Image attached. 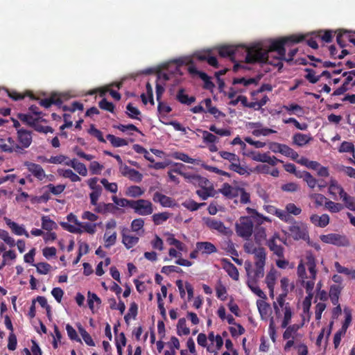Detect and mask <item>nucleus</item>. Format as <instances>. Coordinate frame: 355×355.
Returning a JSON list of instances; mask_svg holds the SVG:
<instances>
[{
    "instance_id": "obj_1",
    "label": "nucleus",
    "mask_w": 355,
    "mask_h": 355,
    "mask_svg": "<svg viewBox=\"0 0 355 355\" xmlns=\"http://www.w3.org/2000/svg\"><path fill=\"white\" fill-rule=\"evenodd\" d=\"M304 40L303 35H292L271 41L268 49H263L257 43L246 49L245 62L248 64L268 63L281 69L283 67L282 59H286L285 45L288 43H299Z\"/></svg>"
},
{
    "instance_id": "obj_2",
    "label": "nucleus",
    "mask_w": 355,
    "mask_h": 355,
    "mask_svg": "<svg viewBox=\"0 0 355 355\" xmlns=\"http://www.w3.org/2000/svg\"><path fill=\"white\" fill-rule=\"evenodd\" d=\"M320 239L323 243L331 244L338 247H348L350 245L349 239L345 234L331 233L328 234H322L320 236Z\"/></svg>"
},
{
    "instance_id": "obj_3",
    "label": "nucleus",
    "mask_w": 355,
    "mask_h": 355,
    "mask_svg": "<svg viewBox=\"0 0 355 355\" xmlns=\"http://www.w3.org/2000/svg\"><path fill=\"white\" fill-rule=\"evenodd\" d=\"M253 232V223L248 216H242L236 224V232L238 236L248 239L252 236Z\"/></svg>"
},
{
    "instance_id": "obj_4",
    "label": "nucleus",
    "mask_w": 355,
    "mask_h": 355,
    "mask_svg": "<svg viewBox=\"0 0 355 355\" xmlns=\"http://www.w3.org/2000/svg\"><path fill=\"white\" fill-rule=\"evenodd\" d=\"M250 263H245V270L247 275L248 276V279L247 282V284L250 289L254 293L255 295L259 296L260 298L263 300H266L267 298L266 295L263 293V291L257 285V281L261 277H256V274H252L250 271L251 267Z\"/></svg>"
},
{
    "instance_id": "obj_5",
    "label": "nucleus",
    "mask_w": 355,
    "mask_h": 355,
    "mask_svg": "<svg viewBox=\"0 0 355 355\" xmlns=\"http://www.w3.org/2000/svg\"><path fill=\"white\" fill-rule=\"evenodd\" d=\"M255 259V270L250 268L252 274H256L257 277H263L264 275V266L266 264V253L263 248H258L257 251L254 254Z\"/></svg>"
},
{
    "instance_id": "obj_6",
    "label": "nucleus",
    "mask_w": 355,
    "mask_h": 355,
    "mask_svg": "<svg viewBox=\"0 0 355 355\" xmlns=\"http://www.w3.org/2000/svg\"><path fill=\"white\" fill-rule=\"evenodd\" d=\"M132 209L135 213L141 216H148L153 212V203L144 199H139L133 200Z\"/></svg>"
},
{
    "instance_id": "obj_7",
    "label": "nucleus",
    "mask_w": 355,
    "mask_h": 355,
    "mask_svg": "<svg viewBox=\"0 0 355 355\" xmlns=\"http://www.w3.org/2000/svg\"><path fill=\"white\" fill-rule=\"evenodd\" d=\"M291 235L294 240H307L309 239L306 226L303 223L299 224L296 221L288 227Z\"/></svg>"
},
{
    "instance_id": "obj_8",
    "label": "nucleus",
    "mask_w": 355,
    "mask_h": 355,
    "mask_svg": "<svg viewBox=\"0 0 355 355\" xmlns=\"http://www.w3.org/2000/svg\"><path fill=\"white\" fill-rule=\"evenodd\" d=\"M277 240L280 242L286 243V241L281 239L278 233H275L273 236L267 241L266 245L275 255L279 258H284V248L281 245L277 244Z\"/></svg>"
},
{
    "instance_id": "obj_9",
    "label": "nucleus",
    "mask_w": 355,
    "mask_h": 355,
    "mask_svg": "<svg viewBox=\"0 0 355 355\" xmlns=\"http://www.w3.org/2000/svg\"><path fill=\"white\" fill-rule=\"evenodd\" d=\"M187 70L190 74L192 76H198L200 78L203 80L204 85L203 87L205 89H212L214 88L215 85L214 83L211 80V78L205 72L198 71L196 66L191 63L189 64Z\"/></svg>"
},
{
    "instance_id": "obj_10",
    "label": "nucleus",
    "mask_w": 355,
    "mask_h": 355,
    "mask_svg": "<svg viewBox=\"0 0 355 355\" xmlns=\"http://www.w3.org/2000/svg\"><path fill=\"white\" fill-rule=\"evenodd\" d=\"M17 141L19 147L21 148V153H24L25 148H28L32 143L31 132L25 129L17 130Z\"/></svg>"
},
{
    "instance_id": "obj_11",
    "label": "nucleus",
    "mask_w": 355,
    "mask_h": 355,
    "mask_svg": "<svg viewBox=\"0 0 355 355\" xmlns=\"http://www.w3.org/2000/svg\"><path fill=\"white\" fill-rule=\"evenodd\" d=\"M24 165L38 180L42 181L46 177L44 170L40 164L26 161L24 163Z\"/></svg>"
},
{
    "instance_id": "obj_12",
    "label": "nucleus",
    "mask_w": 355,
    "mask_h": 355,
    "mask_svg": "<svg viewBox=\"0 0 355 355\" xmlns=\"http://www.w3.org/2000/svg\"><path fill=\"white\" fill-rule=\"evenodd\" d=\"M153 200L155 202H159L164 207H173L175 205V200L172 198L158 191L154 193Z\"/></svg>"
},
{
    "instance_id": "obj_13",
    "label": "nucleus",
    "mask_w": 355,
    "mask_h": 355,
    "mask_svg": "<svg viewBox=\"0 0 355 355\" xmlns=\"http://www.w3.org/2000/svg\"><path fill=\"white\" fill-rule=\"evenodd\" d=\"M62 102L60 95L56 93H53L49 98L40 100L39 103L41 106L45 108H49L52 105L60 106L62 104Z\"/></svg>"
},
{
    "instance_id": "obj_14",
    "label": "nucleus",
    "mask_w": 355,
    "mask_h": 355,
    "mask_svg": "<svg viewBox=\"0 0 355 355\" xmlns=\"http://www.w3.org/2000/svg\"><path fill=\"white\" fill-rule=\"evenodd\" d=\"M355 32H350L347 31H339L336 37V42L340 48L345 47V40H343V37H347L348 41L355 46Z\"/></svg>"
},
{
    "instance_id": "obj_15",
    "label": "nucleus",
    "mask_w": 355,
    "mask_h": 355,
    "mask_svg": "<svg viewBox=\"0 0 355 355\" xmlns=\"http://www.w3.org/2000/svg\"><path fill=\"white\" fill-rule=\"evenodd\" d=\"M66 166L73 168L79 175L85 177L87 175V168L85 164L78 162L76 159H69Z\"/></svg>"
},
{
    "instance_id": "obj_16",
    "label": "nucleus",
    "mask_w": 355,
    "mask_h": 355,
    "mask_svg": "<svg viewBox=\"0 0 355 355\" xmlns=\"http://www.w3.org/2000/svg\"><path fill=\"white\" fill-rule=\"evenodd\" d=\"M223 263V268L234 280H238L239 273L236 267L231 263L227 259H223L221 260Z\"/></svg>"
},
{
    "instance_id": "obj_17",
    "label": "nucleus",
    "mask_w": 355,
    "mask_h": 355,
    "mask_svg": "<svg viewBox=\"0 0 355 355\" xmlns=\"http://www.w3.org/2000/svg\"><path fill=\"white\" fill-rule=\"evenodd\" d=\"M196 246L202 254H211L217 252L216 247L209 241L197 242Z\"/></svg>"
},
{
    "instance_id": "obj_18",
    "label": "nucleus",
    "mask_w": 355,
    "mask_h": 355,
    "mask_svg": "<svg viewBox=\"0 0 355 355\" xmlns=\"http://www.w3.org/2000/svg\"><path fill=\"white\" fill-rule=\"evenodd\" d=\"M239 46L233 45H226L219 47L218 54L223 58H230V60L234 59V55L238 51Z\"/></svg>"
},
{
    "instance_id": "obj_19",
    "label": "nucleus",
    "mask_w": 355,
    "mask_h": 355,
    "mask_svg": "<svg viewBox=\"0 0 355 355\" xmlns=\"http://www.w3.org/2000/svg\"><path fill=\"white\" fill-rule=\"evenodd\" d=\"M205 224L211 230H216L222 234H225L227 232L226 227L220 220L209 218L205 220Z\"/></svg>"
},
{
    "instance_id": "obj_20",
    "label": "nucleus",
    "mask_w": 355,
    "mask_h": 355,
    "mask_svg": "<svg viewBox=\"0 0 355 355\" xmlns=\"http://www.w3.org/2000/svg\"><path fill=\"white\" fill-rule=\"evenodd\" d=\"M239 189V187H232L228 183H224L219 191L227 198L232 199L238 196Z\"/></svg>"
},
{
    "instance_id": "obj_21",
    "label": "nucleus",
    "mask_w": 355,
    "mask_h": 355,
    "mask_svg": "<svg viewBox=\"0 0 355 355\" xmlns=\"http://www.w3.org/2000/svg\"><path fill=\"white\" fill-rule=\"evenodd\" d=\"M4 220L6 225L12 230V232L18 236L25 235L26 237L29 236L28 233L22 227L19 225L17 223L12 221L10 218L5 217Z\"/></svg>"
},
{
    "instance_id": "obj_22",
    "label": "nucleus",
    "mask_w": 355,
    "mask_h": 355,
    "mask_svg": "<svg viewBox=\"0 0 355 355\" xmlns=\"http://www.w3.org/2000/svg\"><path fill=\"white\" fill-rule=\"evenodd\" d=\"M176 100L182 104L190 105L196 101V97L188 96L185 94V89L180 88L177 92Z\"/></svg>"
},
{
    "instance_id": "obj_23",
    "label": "nucleus",
    "mask_w": 355,
    "mask_h": 355,
    "mask_svg": "<svg viewBox=\"0 0 355 355\" xmlns=\"http://www.w3.org/2000/svg\"><path fill=\"white\" fill-rule=\"evenodd\" d=\"M128 230L123 229L122 231V243L127 249H130L135 246L139 241V237L126 234Z\"/></svg>"
},
{
    "instance_id": "obj_24",
    "label": "nucleus",
    "mask_w": 355,
    "mask_h": 355,
    "mask_svg": "<svg viewBox=\"0 0 355 355\" xmlns=\"http://www.w3.org/2000/svg\"><path fill=\"white\" fill-rule=\"evenodd\" d=\"M311 222L316 226L325 227L329 223V216L324 214L322 216L313 214L310 217Z\"/></svg>"
},
{
    "instance_id": "obj_25",
    "label": "nucleus",
    "mask_w": 355,
    "mask_h": 355,
    "mask_svg": "<svg viewBox=\"0 0 355 355\" xmlns=\"http://www.w3.org/2000/svg\"><path fill=\"white\" fill-rule=\"evenodd\" d=\"M312 139L311 137L302 133H296L293 137V142L298 146L308 144Z\"/></svg>"
},
{
    "instance_id": "obj_26",
    "label": "nucleus",
    "mask_w": 355,
    "mask_h": 355,
    "mask_svg": "<svg viewBox=\"0 0 355 355\" xmlns=\"http://www.w3.org/2000/svg\"><path fill=\"white\" fill-rule=\"evenodd\" d=\"M58 173L64 178H69L72 182H80L81 180V178L71 169H58Z\"/></svg>"
},
{
    "instance_id": "obj_27",
    "label": "nucleus",
    "mask_w": 355,
    "mask_h": 355,
    "mask_svg": "<svg viewBox=\"0 0 355 355\" xmlns=\"http://www.w3.org/2000/svg\"><path fill=\"white\" fill-rule=\"evenodd\" d=\"M106 138L114 148L125 146L128 144V141L126 139L116 137L111 134L107 135Z\"/></svg>"
},
{
    "instance_id": "obj_28",
    "label": "nucleus",
    "mask_w": 355,
    "mask_h": 355,
    "mask_svg": "<svg viewBox=\"0 0 355 355\" xmlns=\"http://www.w3.org/2000/svg\"><path fill=\"white\" fill-rule=\"evenodd\" d=\"M5 91L8 94V96L12 99L13 101H19L22 100L25 98L26 96H29L31 99H37L33 94H30L29 92H27L26 94H21L15 90H9L8 89H6Z\"/></svg>"
},
{
    "instance_id": "obj_29",
    "label": "nucleus",
    "mask_w": 355,
    "mask_h": 355,
    "mask_svg": "<svg viewBox=\"0 0 355 355\" xmlns=\"http://www.w3.org/2000/svg\"><path fill=\"white\" fill-rule=\"evenodd\" d=\"M172 157L181 160L184 162L189 163V164H198V161L196 159L190 157L187 154L182 153V152H175L172 154Z\"/></svg>"
},
{
    "instance_id": "obj_30",
    "label": "nucleus",
    "mask_w": 355,
    "mask_h": 355,
    "mask_svg": "<svg viewBox=\"0 0 355 355\" xmlns=\"http://www.w3.org/2000/svg\"><path fill=\"white\" fill-rule=\"evenodd\" d=\"M341 288L338 285H331L329 290V297L333 304L336 305L338 304V298L340 293Z\"/></svg>"
},
{
    "instance_id": "obj_31",
    "label": "nucleus",
    "mask_w": 355,
    "mask_h": 355,
    "mask_svg": "<svg viewBox=\"0 0 355 355\" xmlns=\"http://www.w3.org/2000/svg\"><path fill=\"white\" fill-rule=\"evenodd\" d=\"M248 214H251L252 217L254 218L258 224H262L264 221L270 222L271 220L262 214H259L256 209L248 207L246 209Z\"/></svg>"
},
{
    "instance_id": "obj_32",
    "label": "nucleus",
    "mask_w": 355,
    "mask_h": 355,
    "mask_svg": "<svg viewBox=\"0 0 355 355\" xmlns=\"http://www.w3.org/2000/svg\"><path fill=\"white\" fill-rule=\"evenodd\" d=\"M280 153L293 160H297L299 157L298 153L286 144H282Z\"/></svg>"
},
{
    "instance_id": "obj_33",
    "label": "nucleus",
    "mask_w": 355,
    "mask_h": 355,
    "mask_svg": "<svg viewBox=\"0 0 355 355\" xmlns=\"http://www.w3.org/2000/svg\"><path fill=\"white\" fill-rule=\"evenodd\" d=\"M42 227L46 231H51L57 228V224L51 220L48 216L42 217Z\"/></svg>"
},
{
    "instance_id": "obj_34",
    "label": "nucleus",
    "mask_w": 355,
    "mask_h": 355,
    "mask_svg": "<svg viewBox=\"0 0 355 355\" xmlns=\"http://www.w3.org/2000/svg\"><path fill=\"white\" fill-rule=\"evenodd\" d=\"M177 334L179 336L189 335L190 329L187 327L186 320L184 318H180L177 324Z\"/></svg>"
},
{
    "instance_id": "obj_35",
    "label": "nucleus",
    "mask_w": 355,
    "mask_h": 355,
    "mask_svg": "<svg viewBox=\"0 0 355 355\" xmlns=\"http://www.w3.org/2000/svg\"><path fill=\"white\" fill-rule=\"evenodd\" d=\"M229 169L239 173L241 175H248L250 172L246 166L241 165V163L236 164H230Z\"/></svg>"
},
{
    "instance_id": "obj_36",
    "label": "nucleus",
    "mask_w": 355,
    "mask_h": 355,
    "mask_svg": "<svg viewBox=\"0 0 355 355\" xmlns=\"http://www.w3.org/2000/svg\"><path fill=\"white\" fill-rule=\"evenodd\" d=\"M1 148L2 152L3 153H12L13 152H15L17 153H21V148H20L19 146L8 145L6 142L5 139H2Z\"/></svg>"
},
{
    "instance_id": "obj_37",
    "label": "nucleus",
    "mask_w": 355,
    "mask_h": 355,
    "mask_svg": "<svg viewBox=\"0 0 355 355\" xmlns=\"http://www.w3.org/2000/svg\"><path fill=\"white\" fill-rule=\"evenodd\" d=\"M78 329L85 343L89 346H95V343L89 334L81 325H79Z\"/></svg>"
},
{
    "instance_id": "obj_38",
    "label": "nucleus",
    "mask_w": 355,
    "mask_h": 355,
    "mask_svg": "<svg viewBox=\"0 0 355 355\" xmlns=\"http://www.w3.org/2000/svg\"><path fill=\"white\" fill-rule=\"evenodd\" d=\"M126 114L130 119H138L141 121V119L138 116L141 114V112L139 110L135 107H134L132 103H128L126 106Z\"/></svg>"
},
{
    "instance_id": "obj_39",
    "label": "nucleus",
    "mask_w": 355,
    "mask_h": 355,
    "mask_svg": "<svg viewBox=\"0 0 355 355\" xmlns=\"http://www.w3.org/2000/svg\"><path fill=\"white\" fill-rule=\"evenodd\" d=\"M304 71L307 73L304 76V78L309 83H311L312 84H315V83H318L320 80V79L321 78V76H316L315 70H313L312 69H310V68H306L304 69Z\"/></svg>"
},
{
    "instance_id": "obj_40",
    "label": "nucleus",
    "mask_w": 355,
    "mask_h": 355,
    "mask_svg": "<svg viewBox=\"0 0 355 355\" xmlns=\"http://www.w3.org/2000/svg\"><path fill=\"white\" fill-rule=\"evenodd\" d=\"M69 157L64 155H59L57 156H51L49 159L45 158L46 162L55 164H61L67 162Z\"/></svg>"
},
{
    "instance_id": "obj_41",
    "label": "nucleus",
    "mask_w": 355,
    "mask_h": 355,
    "mask_svg": "<svg viewBox=\"0 0 355 355\" xmlns=\"http://www.w3.org/2000/svg\"><path fill=\"white\" fill-rule=\"evenodd\" d=\"M114 203L121 207H130L132 209L133 200H128L126 198H119L116 196L112 197Z\"/></svg>"
},
{
    "instance_id": "obj_42",
    "label": "nucleus",
    "mask_w": 355,
    "mask_h": 355,
    "mask_svg": "<svg viewBox=\"0 0 355 355\" xmlns=\"http://www.w3.org/2000/svg\"><path fill=\"white\" fill-rule=\"evenodd\" d=\"M126 195L132 198H137L144 194V191L139 186H130L127 189Z\"/></svg>"
},
{
    "instance_id": "obj_43",
    "label": "nucleus",
    "mask_w": 355,
    "mask_h": 355,
    "mask_svg": "<svg viewBox=\"0 0 355 355\" xmlns=\"http://www.w3.org/2000/svg\"><path fill=\"white\" fill-rule=\"evenodd\" d=\"M325 207L331 213H338L343 209V205L338 202H334L331 200L325 202Z\"/></svg>"
},
{
    "instance_id": "obj_44",
    "label": "nucleus",
    "mask_w": 355,
    "mask_h": 355,
    "mask_svg": "<svg viewBox=\"0 0 355 355\" xmlns=\"http://www.w3.org/2000/svg\"><path fill=\"white\" fill-rule=\"evenodd\" d=\"M205 205V203H198L192 199L187 200L182 203L183 207L191 211L198 210Z\"/></svg>"
},
{
    "instance_id": "obj_45",
    "label": "nucleus",
    "mask_w": 355,
    "mask_h": 355,
    "mask_svg": "<svg viewBox=\"0 0 355 355\" xmlns=\"http://www.w3.org/2000/svg\"><path fill=\"white\" fill-rule=\"evenodd\" d=\"M88 133L96 137L100 142H106L103 137V132L100 130L97 129L94 124L90 125L89 129L88 130Z\"/></svg>"
},
{
    "instance_id": "obj_46",
    "label": "nucleus",
    "mask_w": 355,
    "mask_h": 355,
    "mask_svg": "<svg viewBox=\"0 0 355 355\" xmlns=\"http://www.w3.org/2000/svg\"><path fill=\"white\" fill-rule=\"evenodd\" d=\"M87 304L89 309L94 312V302H96L98 304H101V300L100 297H98V295L96 293H91L90 291L87 293Z\"/></svg>"
},
{
    "instance_id": "obj_47",
    "label": "nucleus",
    "mask_w": 355,
    "mask_h": 355,
    "mask_svg": "<svg viewBox=\"0 0 355 355\" xmlns=\"http://www.w3.org/2000/svg\"><path fill=\"white\" fill-rule=\"evenodd\" d=\"M109 232H106L104 234L105 247L109 248L114 245L116 241V232H114L112 234L108 235Z\"/></svg>"
},
{
    "instance_id": "obj_48",
    "label": "nucleus",
    "mask_w": 355,
    "mask_h": 355,
    "mask_svg": "<svg viewBox=\"0 0 355 355\" xmlns=\"http://www.w3.org/2000/svg\"><path fill=\"white\" fill-rule=\"evenodd\" d=\"M213 187L210 186L208 188H203L196 191V194L203 200H207L209 197L213 196Z\"/></svg>"
},
{
    "instance_id": "obj_49",
    "label": "nucleus",
    "mask_w": 355,
    "mask_h": 355,
    "mask_svg": "<svg viewBox=\"0 0 355 355\" xmlns=\"http://www.w3.org/2000/svg\"><path fill=\"white\" fill-rule=\"evenodd\" d=\"M257 306L261 317L267 315L270 309V305L264 300H259L257 301Z\"/></svg>"
},
{
    "instance_id": "obj_50",
    "label": "nucleus",
    "mask_w": 355,
    "mask_h": 355,
    "mask_svg": "<svg viewBox=\"0 0 355 355\" xmlns=\"http://www.w3.org/2000/svg\"><path fill=\"white\" fill-rule=\"evenodd\" d=\"M168 218L169 214L168 212H162L153 215V220L156 225H161L163 222L167 220Z\"/></svg>"
},
{
    "instance_id": "obj_51",
    "label": "nucleus",
    "mask_w": 355,
    "mask_h": 355,
    "mask_svg": "<svg viewBox=\"0 0 355 355\" xmlns=\"http://www.w3.org/2000/svg\"><path fill=\"white\" fill-rule=\"evenodd\" d=\"M18 118L22 121L33 128L35 122L38 121V119H34L31 114H18Z\"/></svg>"
},
{
    "instance_id": "obj_52",
    "label": "nucleus",
    "mask_w": 355,
    "mask_h": 355,
    "mask_svg": "<svg viewBox=\"0 0 355 355\" xmlns=\"http://www.w3.org/2000/svg\"><path fill=\"white\" fill-rule=\"evenodd\" d=\"M101 183L103 185L107 191L111 193H116L118 191V185L116 182L110 183L107 179L103 178L101 180Z\"/></svg>"
},
{
    "instance_id": "obj_53",
    "label": "nucleus",
    "mask_w": 355,
    "mask_h": 355,
    "mask_svg": "<svg viewBox=\"0 0 355 355\" xmlns=\"http://www.w3.org/2000/svg\"><path fill=\"white\" fill-rule=\"evenodd\" d=\"M202 133L203 141L206 144H214L218 141L216 136L207 130H199Z\"/></svg>"
},
{
    "instance_id": "obj_54",
    "label": "nucleus",
    "mask_w": 355,
    "mask_h": 355,
    "mask_svg": "<svg viewBox=\"0 0 355 355\" xmlns=\"http://www.w3.org/2000/svg\"><path fill=\"white\" fill-rule=\"evenodd\" d=\"M60 225L67 231L73 234H81L83 230L79 226L71 225L67 222H62Z\"/></svg>"
},
{
    "instance_id": "obj_55",
    "label": "nucleus",
    "mask_w": 355,
    "mask_h": 355,
    "mask_svg": "<svg viewBox=\"0 0 355 355\" xmlns=\"http://www.w3.org/2000/svg\"><path fill=\"white\" fill-rule=\"evenodd\" d=\"M292 318V311L288 305H286L284 308V316L282 322V327L286 328L288 325Z\"/></svg>"
},
{
    "instance_id": "obj_56",
    "label": "nucleus",
    "mask_w": 355,
    "mask_h": 355,
    "mask_svg": "<svg viewBox=\"0 0 355 355\" xmlns=\"http://www.w3.org/2000/svg\"><path fill=\"white\" fill-rule=\"evenodd\" d=\"M46 188L49 189V191L55 196L60 195L62 193L65 189L64 184H58L55 186L53 184H49L46 186Z\"/></svg>"
},
{
    "instance_id": "obj_57",
    "label": "nucleus",
    "mask_w": 355,
    "mask_h": 355,
    "mask_svg": "<svg viewBox=\"0 0 355 355\" xmlns=\"http://www.w3.org/2000/svg\"><path fill=\"white\" fill-rule=\"evenodd\" d=\"M98 106L101 110L108 111L111 113H114V105L107 101L105 98L99 101Z\"/></svg>"
},
{
    "instance_id": "obj_58",
    "label": "nucleus",
    "mask_w": 355,
    "mask_h": 355,
    "mask_svg": "<svg viewBox=\"0 0 355 355\" xmlns=\"http://www.w3.org/2000/svg\"><path fill=\"white\" fill-rule=\"evenodd\" d=\"M34 266L37 268V272L42 275H46L51 270V266L49 263L46 262H40Z\"/></svg>"
},
{
    "instance_id": "obj_59",
    "label": "nucleus",
    "mask_w": 355,
    "mask_h": 355,
    "mask_svg": "<svg viewBox=\"0 0 355 355\" xmlns=\"http://www.w3.org/2000/svg\"><path fill=\"white\" fill-rule=\"evenodd\" d=\"M238 196H240V202L241 204H248L250 202V195L244 188L239 187Z\"/></svg>"
},
{
    "instance_id": "obj_60",
    "label": "nucleus",
    "mask_w": 355,
    "mask_h": 355,
    "mask_svg": "<svg viewBox=\"0 0 355 355\" xmlns=\"http://www.w3.org/2000/svg\"><path fill=\"white\" fill-rule=\"evenodd\" d=\"M317 37H320L322 41L329 43L332 41L333 32L330 30L320 31L318 33Z\"/></svg>"
},
{
    "instance_id": "obj_61",
    "label": "nucleus",
    "mask_w": 355,
    "mask_h": 355,
    "mask_svg": "<svg viewBox=\"0 0 355 355\" xmlns=\"http://www.w3.org/2000/svg\"><path fill=\"white\" fill-rule=\"evenodd\" d=\"M277 132L275 130L268 128H260L259 129H254L252 133L255 137H259L261 135L268 136L270 134Z\"/></svg>"
},
{
    "instance_id": "obj_62",
    "label": "nucleus",
    "mask_w": 355,
    "mask_h": 355,
    "mask_svg": "<svg viewBox=\"0 0 355 355\" xmlns=\"http://www.w3.org/2000/svg\"><path fill=\"white\" fill-rule=\"evenodd\" d=\"M166 241L169 245H174L175 248L180 250L183 251L184 248V244L176 239L173 234H170V236L167 238Z\"/></svg>"
},
{
    "instance_id": "obj_63",
    "label": "nucleus",
    "mask_w": 355,
    "mask_h": 355,
    "mask_svg": "<svg viewBox=\"0 0 355 355\" xmlns=\"http://www.w3.org/2000/svg\"><path fill=\"white\" fill-rule=\"evenodd\" d=\"M66 330L67 335L71 340L81 343V340L78 337L76 331L71 325L67 324L66 326Z\"/></svg>"
},
{
    "instance_id": "obj_64",
    "label": "nucleus",
    "mask_w": 355,
    "mask_h": 355,
    "mask_svg": "<svg viewBox=\"0 0 355 355\" xmlns=\"http://www.w3.org/2000/svg\"><path fill=\"white\" fill-rule=\"evenodd\" d=\"M103 168V166L97 161H93L89 164V170L93 175L100 174Z\"/></svg>"
}]
</instances>
